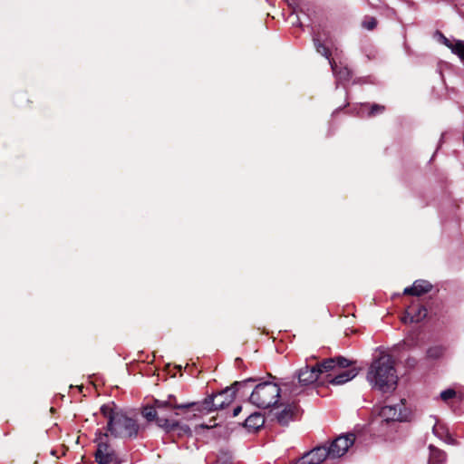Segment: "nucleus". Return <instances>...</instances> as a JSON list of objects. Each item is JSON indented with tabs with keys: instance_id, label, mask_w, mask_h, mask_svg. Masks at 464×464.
I'll return each instance as SVG.
<instances>
[{
	"instance_id": "f257e3e1",
	"label": "nucleus",
	"mask_w": 464,
	"mask_h": 464,
	"mask_svg": "<svg viewBox=\"0 0 464 464\" xmlns=\"http://www.w3.org/2000/svg\"><path fill=\"white\" fill-rule=\"evenodd\" d=\"M349 364V360L344 357L330 358L314 366L306 364L296 372L297 382L293 380L284 385L290 395L297 396L304 392V387L314 384L321 373L334 370L337 365L346 367Z\"/></svg>"
},
{
	"instance_id": "f03ea898",
	"label": "nucleus",
	"mask_w": 464,
	"mask_h": 464,
	"mask_svg": "<svg viewBox=\"0 0 464 464\" xmlns=\"http://www.w3.org/2000/svg\"><path fill=\"white\" fill-rule=\"evenodd\" d=\"M366 378L372 388L382 392H393L398 382L393 358L390 354L382 353L371 363Z\"/></svg>"
},
{
	"instance_id": "7ed1b4c3",
	"label": "nucleus",
	"mask_w": 464,
	"mask_h": 464,
	"mask_svg": "<svg viewBox=\"0 0 464 464\" xmlns=\"http://www.w3.org/2000/svg\"><path fill=\"white\" fill-rule=\"evenodd\" d=\"M254 382L253 379H247L241 382H235L234 387L227 388L224 391L220 392L218 394L208 396L202 401L198 402H188L183 403L182 405H174L175 408L184 411V412L192 411V415H188L186 417L187 420H191L192 417L197 416L198 414H208L212 411L225 409L235 399V387L240 388L243 385L247 384L248 382Z\"/></svg>"
},
{
	"instance_id": "20e7f679",
	"label": "nucleus",
	"mask_w": 464,
	"mask_h": 464,
	"mask_svg": "<svg viewBox=\"0 0 464 464\" xmlns=\"http://www.w3.org/2000/svg\"><path fill=\"white\" fill-rule=\"evenodd\" d=\"M107 420V429L111 435L119 438H134L139 431L137 421L119 410L113 403L104 404L100 409Z\"/></svg>"
},
{
	"instance_id": "39448f33",
	"label": "nucleus",
	"mask_w": 464,
	"mask_h": 464,
	"mask_svg": "<svg viewBox=\"0 0 464 464\" xmlns=\"http://www.w3.org/2000/svg\"><path fill=\"white\" fill-rule=\"evenodd\" d=\"M281 389L272 382H264L255 386L249 396V402L262 410L276 406L280 399Z\"/></svg>"
},
{
	"instance_id": "423d86ee",
	"label": "nucleus",
	"mask_w": 464,
	"mask_h": 464,
	"mask_svg": "<svg viewBox=\"0 0 464 464\" xmlns=\"http://www.w3.org/2000/svg\"><path fill=\"white\" fill-rule=\"evenodd\" d=\"M173 396H169L166 401H155V406H146L142 410V415L148 421L155 420L156 424L166 431H171L179 428V424L176 420H169L164 413L167 407L175 409L174 405H179L172 401ZM176 410H178L176 408Z\"/></svg>"
},
{
	"instance_id": "0eeeda50",
	"label": "nucleus",
	"mask_w": 464,
	"mask_h": 464,
	"mask_svg": "<svg viewBox=\"0 0 464 464\" xmlns=\"http://www.w3.org/2000/svg\"><path fill=\"white\" fill-rule=\"evenodd\" d=\"M95 440L97 442L96 461L99 464H118L117 455L108 443V434L100 432Z\"/></svg>"
},
{
	"instance_id": "6e6552de",
	"label": "nucleus",
	"mask_w": 464,
	"mask_h": 464,
	"mask_svg": "<svg viewBox=\"0 0 464 464\" xmlns=\"http://www.w3.org/2000/svg\"><path fill=\"white\" fill-rule=\"evenodd\" d=\"M355 435L349 433L337 437L330 445L327 447L329 451V458L336 459L343 456L349 448L354 443Z\"/></svg>"
},
{
	"instance_id": "1a4fd4ad",
	"label": "nucleus",
	"mask_w": 464,
	"mask_h": 464,
	"mask_svg": "<svg viewBox=\"0 0 464 464\" xmlns=\"http://www.w3.org/2000/svg\"><path fill=\"white\" fill-rule=\"evenodd\" d=\"M403 402L401 401V403L396 405H385L382 407L379 411V417L386 422L389 421H402L405 420L406 416L402 411Z\"/></svg>"
},
{
	"instance_id": "9d476101",
	"label": "nucleus",
	"mask_w": 464,
	"mask_h": 464,
	"mask_svg": "<svg viewBox=\"0 0 464 464\" xmlns=\"http://www.w3.org/2000/svg\"><path fill=\"white\" fill-rule=\"evenodd\" d=\"M327 457H329L327 447L321 446L304 454L295 464H321Z\"/></svg>"
},
{
	"instance_id": "9b49d317",
	"label": "nucleus",
	"mask_w": 464,
	"mask_h": 464,
	"mask_svg": "<svg viewBox=\"0 0 464 464\" xmlns=\"http://www.w3.org/2000/svg\"><path fill=\"white\" fill-rule=\"evenodd\" d=\"M349 362L350 364L346 366V368L350 367L353 364V362ZM337 368L342 369V372L336 373L335 376L329 381V382L334 385L344 384L345 382L353 380L358 374V370L355 367L345 369V367H340L339 365H337L333 371L336 370Z\"/></svg>"
},
{
	"instance_id": "f8f14e48",
	"label": "nucleus",
	"mask_w": 464,
	"mask_h": 464,
	"mask_svg": "<svg viewBox=\"0 0 464 464\" xmlns=\"http://www.w3.org/2000/svg\"><path fill=\"white\" fill-rule=\"evenodd\" d=\"M427 315V310L420 304H412L408 307L402 320L404 323H418Z\"/></svg>"
},
{
	"instance_id": "ddd939ff",
	"label": "nucleus",
	"mask_w": 464,
	"mask_h": 464,
	"mask_svg": "<svg viewBox=\"0 0 464 464\" xmlns=\"http://www.w3.org/2000/svg\"><path fill=\"white\" fill-rule=\"evenodd\" d=\"M431 289V285L424 280H417L413 283L411 287H406L403 291L405 295H411L419 296L422 294L428 293Z\"/></svg>"
},
{
	"instance_id": "4468645a",
	"label": "nucleus",
	"mask_w": 464,
	"mask_h": 464,
	"mask_svg": "<svg viewBox=\"0 0 464 464\" xmlns=\"http://www.w3.org/2000/svg\"><path fill=\"white\" fill-rule=\"evenodd\" d=\"M264 423H265V419L258 412L251 414L245 420V426L247 429L253 430H256L257 429L262 427L264 425Z\"/></svg>"
},
{
	"instance_id": "2eb2a0df",
	"label": "nucleus",
	"mask_w": 464,
	"mask_h": 464,
	"mask_svg": "<svg viewBox=\"0 0 464 464\" xmlns=\"http://www.w3.org/2000/svg\"><path fill=\"white\" fill-rule=\"evenodd\" d=\"M429 464H444L447 459L446 453L439 449L430 446Z\"/></svg>"
},
{
	"instance_id": "dca6fc26",
	"label": "nucleus",
	"mask_w": 464,
	"mask_h": 464,
	"mask_svg": "<svg viewBox=\"0 0 464 464\" xmlns=\"http://www.w3.org/2000/svg\"><path fill=\"white\" fill-rule=\"evenodd\" d=\"M334 74L340 82L348 81L351 78V72L347 67H338L335 63L330 61Z\"/></svg>"
},
{
	"instance_id": "f3484780",
	"label": "nucleus",
	"mask_w": 464,
	"mask_h": 464,
	"mask_svg": "<svg viewBox=\"0 0 464 464\" xmlns=\"http://www.w3.org/2000/svg\"><path fill=\"white\" fill-rule=\"evenodd\" d=\"M294 417V408L290 405L285 406L280 412L276 414L277 421L282 425L288 424Z\"/></svg>"
},
{
	"instance_id": "a211bd4d",
	"label": "nucleus",
	"mask_w": 464,
	"mask_h": 464,
	"mask_svg": "<svg viewBox=\"0 0 464 464\" xmlns=\"http://www.w3.org/2000/svg\"><path fill=\"white\" fill-rule=\"evenodd\" d=\"M445 353V348L442 345H435L428 349L427 355L431 359H439Z\"/></svg>"
},
{
	"instance_id": "6ab92c4d",
	"label": "nucleus",
	"mask_w": 464,
	"mask_h": 464,
	"mask_svg": "<svg viewBox=\"0 0 464 464\" xmlns=\"http://www.w3.org/2000/svg\"><path fill=\"white\" fill-rule=\"evenodd\" d=\"M451 51L464 62V42L456 41L454 43V46H452Z\"/></svg>"
},
{
	"instance_id": "aec40b11",
	"label": "nucleus",
	"mask_w": 464,
	"mask_h": 464,
	"mask_svg": "<svg viewBox=\"0 0 464 464\" xmlns=\"http://www.w3.org/2000/svg\"><path fill=\"white\" fill-rule=\"evenodd\" d=\"M440 398L444 401H448L449 400L454 398L456 396V392L453 389H447L440 392Z\"/></svg>"
},
{
	"instance_id": "412c9836",
	"label": "nucleus",
	"mask_w": 464,
	"mask_h": 464,
	"mask_svg": "<svg viewBox=\"0 0 464 464\" xmlns=\"http://www.w3.org/2000/svg\"><path fill=\"white\" fill-rule=\"evenodd\" d=\"M376 24H377V22H376L375 18H373V17H367L362 22V26L368 30H372L373 28H375Z\"/></svg>"
},
{
	"instance_id": "4be33fe9",
	"label": "nucleus",
	"mask_w": 464,
	"mask_h": 464,
	"mask_svg": "<svg viewBox=\"0 0 464 464\" xmlns=\"http://www.w3.org/2000/svg\"><path fill=\"white\" fill-rule=\"evenodd\" d=\"M315 46L318 53L329 59V51L324 44L315 43Z\"/></svg>"
},
{
	"instance_id": "5701e85b",
	"label": "nucleus",
	"mask_w": 464,
	"mask_h": 464,
	"mask_svg": "<svg viewBox=\"0 0 464 464\" xmlns=\"http://www.w3.org/2000/svg\"><path fill=\"white\" fill-rule=\"evenodd\" d=\"M383 111H384V107L383 106L379 105V104H373L371 107V111L369 112V115L370 116H373V115H375L377 113L382 112Z\"/></svg>"
},
{
	"instance_id": "b1692460",
	"label": "nucleus",
	"mask_w": 464,
	"mask_h": 464,
	"mask_svg": "<svg viewBox=\"0 0 464 464\" xmlns=\"http://www.w3.org/2000/svg\"><path fill=\"white\" fill-rule=\"evenodd\" d=\"M443 44L448 46L450 50L452 49V46H454V44L450 42L448 38L445 36H442Z\"/></svg>"
},
{
	"instance_id": "393cba45",
	"label": "nucleus",
	"mask_w": 464,
	"mask_h": 464,
	"mask_svg": "<svg viewBox=\"0 0 464 464\" xmlns=\"http://www.w3.org/2000/svg\"><path fill=\"white\" fill-rule=\"evenodd\" d=\"M242 408L241 406H237L234 409L233 411V416L236 417L239 414V412L241 411Z\"/></svg>"
},
{
	"instance_id": "a878e982",
	"label": "nucleus",
	"mask_w": 464,
	"mask_h": 464,
	"mask_svg": "<svg viewBox=\"0 0 464 464\" xmlns=\"http://www.w3.org/2000/svg\"><path fill=\"white\" fill-rule=\"evenodd\" d=\"M181 430L185 432V433H188L190 432V430L188 426H183L181 427Z\"/></svg>"
}]
</instances>
